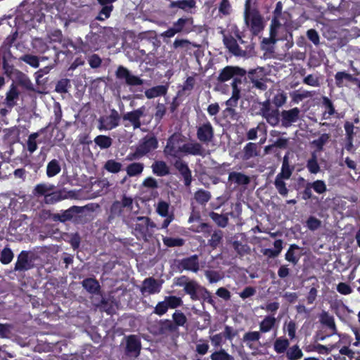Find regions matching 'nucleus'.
<instances>
[{
	"label": "nucleus",
	"instance_id": "1",
	"mask_svg": "<svg viewBox=\"0 0 360 360\" xmlns=\"http://www.w3.org/2000/svg\"><path fill=\"white\" fill-rule=\"evenodd\" d=\"M181 136L180 134L174 133L168 138L167 145L164 149L166 155L176 158L179 153H183L186 155L205 156V149L202 145L197 141L184 143L181 146H178L182 141Z\"/></svg>",
	"mask_w": 360,
	"mask_h": 360
},
{
	"label": "nucleus",
	"instance_id": "2",
	"mask_svg": "<svg viewBox=\"0 0 360 360\" xmlns=\"http://www.w3.org/2000/svg\"><path fill=\"white\" fill-rule=\"evenodd\" d=\"M246 74L247 71L240 67L227 65L219 72L217 77V86L232 79L231 83L232 93L236 90L238 94H241V88L239 86L242 84L243 78H245Z\"/></svg>",
	"mask_w": 360,
	"mask_h": 360
},
{
	"label": "nucleus",
	"instance_id": "3",
	"mask_svg": "<svg viewBox=\"0 0 360 360\" xmlns=\"http://www.w3.org/2000/svg\"><path fill=\"white\" fill-rule=\"evenodd\" d=\"M134 200L131 196L123 194L120 200H115L110 207L109 219L120 218L123 221H126L127 214L133 209Z\"/></svg>",
	"mask_w": 360,
	"mask_h": 360
},
{
	"label": "nucleus",
	"instance_id": "4",
	"mask_svg": "<svg viewBox=\"0 0 360 360\" xmlns=\"http://www.w3.org/2000/svg\"><path fill=\"white\" fill-rule=\"evenodd\" d=\"M244 20L255 36L258 35L264 28L263 17L257 8H244Z\"/></svg>",
	"mask_w": 360,
	"mask_h": 360
},
{
	"label": "nucleus",
	"instance_id": "5",
	"mask_svg": "<svg viewBox=\"0 0 360 360\" xmlns=\"http://www.w3.org/2000/svg\"><path fill=\"white\" fill-rule=\"evenodd\" d=\"M174 285L182 287L184 293L189 295L191 300H200V293L204 286L199 284L197 281L191 279L187 276H181L174 278Z\"/></svg>",
	"mask_w": 360,
	"mask_h": 360
},
{
	"label": "nucleus",
	"instance_id": "6",
	"mask_svg": "<svg viewBox=\"0 0 360 360\" xmlns=\"http://www.w3.org/2000/svg\"><path fill=\"white\" fill-rule=\"evenodd\" d=\"M155 224L148 217H137L134 227V234L138 239L146 240L152 236Z\"/></svg>",
	"mask_w": 360,
	"mask_h": 360
},
{
	"label": "nucleus",
	"instance_id": "7",
	"mask_svg": "<svg viewBox=\"0 0 360 360\" xmlns=\"http://www.w3.org/2000/svg\"><path fill=\"white\" fill-rule=\"evenodd\" d=\"M146 108L141 106L136 110L127 112L122 115V121L125 127L132 126L134 129L141 126V118L145 115Z\"/></svg>",
	"mask_w": 360,
	"mask_h": 360
},
{
	"label": "nucleus",
	"instance_id": "8",
	"mask_svg": "<svg viewBox=\"0 0 360 360\" xmlns=\"http://www.w3.org/2000/svg\"><path fill=\"white\" fill-rule=\"evenodd\" d=\"M196 136L201 145H208L214 138V129L211 122L206 119V121L200 124L196 127Z\"/></svg>",
	"mask_w": 360,
	"mask_h": 360
},
{
	"label": "nucleus",
	"instance_id": "9",
	"mask_svg": "<svg viewBox=\"0 0 360 360\" xmlns=\"http://www.w3.org/2000/svg\"><path fill=\"white\" fill-rule=\"evenodd\" d=\"M261 115L266 119V122L272 127L277 126L280 122L278 109L271 110V102L269 99L262 103Z\"/></svg>",
	"mask_w": 360,
	"mask_h": 360
},
{
	"label": "nucleus",
	"instance_id": "10",
	"mask_svg": "<svg viewBox=\"0 0 360 360\" xmlns=\"http://www.w3.org/2000/svg\"><path fill=\"white\" fill-rule=\"evenodd\" d=\"M241 94H238V91L235 90L231 93V96L226 102V108L223 113L224 116L231 120H238L239 113L236 110L235 108L238 105V100L240 98Z\"/></svg>",
	"mask_w": 360,
	"mask_h": 360
},
{
	"label": "nucleus",
	"instance_id": "11",
	"mask_svg": "<svg viewBox=\"0 0 360 360\" xmlns=\"http://www.w3.org/2000/svg\"><path fill=\"white\" fill-rule=\"evenodd\" d=\"M115 77L118 79H124L129 86H141L143 84V79L139 77L134 75L125 67L120 65L116 72Z\"/></svg>",
	"mask_w": 360,
	"mask_h": 360
},
{
	"label": "nucleus",
	"instance_id": "12",
	"mask_svg": "<svg viewBox=\"0 0 360 360\" xmlns=\"http://www.w3.org/2000/svg\"><path fill=\"white\" fill-rule=\"evenodd\" d=\"M138 149L143 156L158 148V141L153 134H148L139 142Z\"/></svg>",
	"mask_w": 360,
	"mask_h": 360
},
{
	"label": "nucleus",
	"instance_id": "13",
	"mask_svg": "<svg viewBox=\"0 0 360 360\" xmlns=\"http://www.w3.org/2000/svg\"><path fill=\"white\" fill-rule=\"evenodd\" d=\"M300 115V110L297 107L291 108L290 110H282L279 115L281 126L285 128H288L291 127L293 123L299 120Z\"/></svg>",
	"mask_w": 360,
	"mask_h": 360
},
{
	"label": "nucleus",
	"instance_id": "14",
	"mask_svg": "<svg viewBox=\"0 0 360 360\" xmlns=\"http://www.w3.org/2000/svg\"><path fill=\"white\" fill-rule=\"evenodd\" d=\"M125 354L128 356L138 357L141 350V342L136 335L126 336Z\"/></svg>",
	"mask_w": 360,
	"mask_h": 360
},
{
	"label": "nucleus",
	"instance_id": "15",
	"mask_svg": "<svg viewBox=\"0 0 360 360\" xmlns=\"http://www.w3.org/2000/svg\"><path fill=\"white\" fill-rule=\"evenodd\" d=\"M177 268L180 271L186 270L197 273L200 269L198 256L193 255L181 259L178 262Z\"/></svg>",
	"mask_w": 360,
	"mask_h": 360
},
{
	"label": "nucleus",
	"instance_id": "16",
	"mask_svg": "<svg viewBox=\"0 0 360 360\" xmlns=\"http://www.w3.org/2000/svg\"><path fill=\"white\" fill-rule=\"evenodd\" d=\"M120 117L119 112L115 109L110 110V113L105 119L101 118L100 129L111 130L120 125Z\"/></svg>",
	"mask_w": 360,
	"mask_h": 360
},
{
	"label": "nucleus",
	"instance_id": "17",
	"mask_svg": "<svg viewBox=\"0 0 360 360\" xmlns=\"http://www.w3.org/2000/svg\"><path fill=\"white\" fill-rule=\"evenodd\" d=\"M174 166L179 172L184 180V184L186 187H190L193 181L192 172L188 164L181 160H176Z\"/></svg>",
	"mask_w": 360,
	"mask_h": 360
},
{
	"label": "nucleus",
	"instance_id": "18",
	"mask_svg": "<svg viewBox=\"0 0 360 360\" xmlns=\"http://www.w3.org/2000/svg\"><path fill=\"white\" fill-rule=\"evenodd\" d=\"M33 267L32 259L30 258V252L22 250L18 255L14 270L16 271H27Z\"/></svg>",
	"mask_w": 360,
	"mask_h": 360
},
{
	"label": "nucleus",
	"instance_id": "19",
	"mask_svg": "<svg viewBox=\"0 0 360 360\" xmlns=\"http://www.w3.org/2000/svg\"><path fill=\"white\" fill-rule=\"evenodd\" d=\"M161 285L158 281L153 277L146 278L143 282V286L141 289L142 293L155 294L160 291Z\"/></svg>",
	"mask_w": 360,
	"mask_h": 360
},
{
	"label": "nucleus",
	"instance_id": "20",
	"mask_svg": "<svg viewBox=\"0 0 360 360\" xmlns=\"http://www.w3.org/2000/svg\"><path fill=\"white\" fill-rule=\"evenodd\" d=\"M82 285L89 294L98 295L101 292V285L96 278H86L82 281Z\"/></svg>",
	"mask_w": 360,
	"mask_h": 360
},
{
	"label": "nucleus",
	"instance_id": "21",
	"mask_svg": "<svg viewBox=\"0 0 360 360\" xmlns=\"http://www.w3.org/2000/svg\"><path fill=\"white\" fill-rule=\"evenodd\" d=\"M224 44L230 53L236 56L242 55L243 51L240 48L237 40L231 35L224 36L223 39Z\"/></svg>",
	"mask_w": 360,
	"mask_h": 360
},
{
	"label": "nucleus",
	"instance_id": "22",
	"mask_svg": "<svg viewBox=\"0 0 360 360\" xmlns=\"http://www.w3.org/2000/svg\"><path fill=\"white\" fill-rule=\"evenodd\" d=\"M55 188V186L51 184H38L34 186L32 194L37 198L44 196L45 198L49 192L53 191Z\"/></svg>",
	"mask_w": 360,
	"mask_h": 360
},
{
	"label": "nucleus",
	"instance_id": "23",
	"mask_svg": "<svg viewBox=\"0 0 360 360\" xmlns=\"http://www.w3.org/2000/svg\"><path fill=\"white\" fill-rule=\"evenodd\" d=\"M151 168L153 173L158 176H165L170 174L169 167L162 160L155 161Z\"/></svg>",
	"mask_w": 360,
	"mask_h": 360
},
{
	"label": "nucleus",
	"instance_id": "24",
	"mask_svg": "<svg viewBox=\"0 0 360 360\" xmlns=\"http://www.w3.org/2000/svg\"><path fill=\"white\" fill-rule=\"evenodd\" d=\"M82 212V207L78 206H72L69 209L65 210L61 214H57L55 215L54 219H57L61 222H65L71 220L75 214H78Z\"/></svg>",
	"mask_w": 360,
	"mask_h": 360
},
{
	"label": "nucleus",
	"instance_id": "25",
	"mask_svg": "<svg viewBox=\"0 0 360 360\" xmlns=\"http://www.w3.org/2000/svg\"><path fill=\"white\" fill-rule=\"evenodd\" d=\"M168 91L167 85H158L145 91V96L147 98L151 99L155 97L165 96Z\"/></svg>",
	"mask_w": 360,
	"mask_h": 360
},
{
	"label": "nucleus",
	"instance_id": "26",
	"mask_svg": "<svg viewBox=\"0 0 360 360\" xmlns=\"http://www.w3.org/2000/svg\"><path fill=\"white\" fill-rule=\"evenodd\" d=\"M356 80L357 77H353V75L345 71L337 72L335 75V85L339 88H342L346 86L344 83L345 81L352 82V81Z\"/></svg>",
	"mask_w": 360,
	"mask_h": 360
},
{
	"label": "nucleus",
	"instance_id": "27",
	"mask_svg": "<svg viewBox=\"0 0 360 360\" xmlns=\"http://www.w3.org/2000/svg\"><path fill=\"white\" fill-rule=\"evenodd\" d=\"M193 24V18H180L176 22L173 23L172 27L175 29V30L178 32H184L186 33H188L191 30L190 27L186 28L187 25Z\"/></svg>",
	"mask_w": 360,
	"mask_h": 360
},
{
	"label": "nucleus",
	"instance_id": "28",
	"mask_svg": "<svg viewBox=\"0 0 360 360\" xmlns=\"http://www.w3.org/2000/svg\"><path fill=\"white\" fill-rule=\"evenodd\" d=\"M276 324V319L274 316H266L259 323V332L266 333L273 329Z\"/></svg>",
	"mask_w": 360,
	"mask_h": 360
},
{
	"label": "nucleus",
	"instance_id": "29",
	"mask_svg": "<svg viewBox=\"0 0 360 360\" xmlns=\"http://www.w3.org/2000/svg\"><path fill=\"white\" fill-rule=\"evenodd\" d=\"M196 6L195 0H179L176 1H171L169 8H179L184 11H188L191 8H194Z\"/></svg>",
	"mask_w": 360,
	"mask_h": 360
},
{
	"label": "nucleus",
	"instance_id": "30",
	"mask_svg": "<svg viewBox=\"0 0 360 360\" xmlns=\"http://www.w3.org/2000/svg\"><path fill=\"white\" fill-rule=\"evenodd\" d=\"M229 181L235 182L237 185H248L250 182V179L246 174L238 172H231L229 174Z\"/></svg>",
	"mask_w": 360,
	"mask_h": 360
},
{
	"label": "nucleus",
	"instance_id": "31",
	"mask_svg": "<svg viewBox=\"0 0 360 360\" xmlns=\"http://www.w3.org/2000/svg\"><path fill=\"white\" fill-rule=\"evenodd\" d=\"M257 155L258 152L257 144L252 142H249L244 146L241 158L243 160H248Z\"/></svg>",
	"mask_w": 360,
	"mask_h": 360
},
{
	"label": "nucleus",
	"instance_id": "32",
	"mask_svg": "<svg viewBox=\"0 0 360 360\" xmlns=\"http://www.w3.org/2000/svg\"><path fill=\"white\" fill-rule=\"evenodd\" d=\"M18 37V32L16 30L9 34L4 41L1 49H4L6 54L10 57H13L11 48L15 44Z\"/></svg>",
	"mask_w": 360,
	"mask_h": 360
},
{
	"label": "nucleus",
	"instance_id": "33",
	"mask_svg": "<svg viewBox=\"0 0 360 360\" xmlns=\"http://www.w3.org/2000/svg\"><path fill=\"white\" fill-rule=\"evenodd\" d=\"M320 322L321 324L326 326L333 330V333H336L337 328L335 320L333 316L330 315L327 311H323L320 315Z\"/></svg>",
	"mask_w": 360,
	"mask_h": 360
},
{
	"label": "nucleus",
	"instance_id": "34",
	"mask_svg": "<svg viewBox=\"0 0 360 360\" xmlns=\"http://www.w3.org/2000/svg\"><path fill=\"white\" fill-rule=\"evenodd\" d=\"M144 169V164L142 162H132L126 167V172L129 176H136L140 175Z\"/></svg>",
	"mask_w": 360,
	"mask_h": 360
},
{
	"label": "nucleus",
	"instance_id": "35",
	"mask_svg": "<svg viewBox=\"0 0 360 360\" xmlns=\"http://www.w3.org/2000/svg\"><path fill=\"white\" fill-rule=\"evenodd\" d=\"M19 92L15 86L11 85V89L6 93V104L9 108H13L16 104V99L18 98Z\"/></svg>",
	"mask_w": 360,
	"mask_h": 360
},
{
	"label": "nucleus",
	"instance_id": "36",
	"mask_svg": "<svg viewBox=\"0 0 360 360\" xmlns=\"http://www.w3.org/2000/svg\"><path fill=\"white\" fill-rule=\"evenodd\" d=\"M290 345L289 340L283 337L276 339L274 342V349L277 354L284 353Z\"/></svg>",
	"mask_w": 360,
	"mask_h": 360
},
{
	"label": "nucleus",
	"instance_id": "37",
	"mask_svg": "<svg viewBox=\"0 0 360 360\" xmlns=\"http://www.w3.org/2000/svg\"><path fill=\"white\" fill-rule=\"evenodd\" d=\"M61 171V167L58 160L53 159L51 160L46 167V175L48 177H53L59 174Z\"/></svg>",
	"mask_w": 360,
	"mask_h": 360
},
{
	"label": "nucleus",
	"instance_id": "38",
	"mask_svg": "<svg viewBox=\"0 0 360 360\" xmlns=\"http://www.w3.org/2000/svg\"><path fill=\"white\" fill-rule=\"evenodd\" d=\"M284 178L276 176L274 184L278 193L283 197H286L288 194V188Z\"/></svg>",
	"mask_w": 360,
	"mask_h": 360
},
{
	"label": "nucleus",
	"instance_id": "39",
	"mask_svg": "<svg viewBox=\"0 0 360 360\" xmlns=\"http://www.w3.org/2000/svg\"><path fill=\"white\" fill-rule=\"evenodd\" d=\"M209 216L219 227L225 228L229 224V217L226 214L211 212Z\"/></svg>",
	"mask_w": 360,
	"mask_h": 360
},
{
	"label": "nucleus",
	"instance_id": "40",
	"mask_svg": "<svg viewBox=\"0 0 360 360\" xmlns=\"http://www.w3.org/2000/svg\"><path fill=\"white\" fill-rule=\"evenodd\" d=\"M293 167H290L288 162V157L285 155L283 158L281 172L276 176L289 179L292 174Z\"/></svg>",
	"mask_w": 360,
	"mask_h": 360
},
{
	"label": "nucleus",
	"instance_id": "41",
	"mask_svg": "<svg viewBox=\"0 0 360 360\" xmlns=\"http://www.w3.org/2000/svg\"><path fill=\"white\" fill-rule=\"evenodd\" d=\"M194 198L198 204L205 205L211 199V193L208 191L199 189L195 191Z\"/></svg>",
	"mask_w": 360,
	"mask_h": 360
},
{
	"label": "nucleus",
	"instance_id": "42",
	"mask_svg": "<svg viewBox=\"0 0 360 360\" xmlns=\"http://www.w3.org/2000/svg\"><path fill=\"white\" fill-rule=\"evenodd\" d=\"M270 32H273L276 34L284 35L287 37L286 29L281 25V23L277 19L276 16H275L271 20L270 25Z\"/></svg>",
	"mask_w": 360,
	"mask_h": 360
},
{
	"label": "nucleus",
	"instance_id": "43",
	"mask_svg": "<svg viewBox=\"0 0 360 360\" xmlns=\"http://www.w3.org/2000/svg\"><path fill=\"white\" fill-rule=\"evenodd\" d=\"M261 335L259 331H249L243 335V341L246 343V345L250 349H252L253 347L251 342L259 341Z\"/></svg>",
	"mask_w": 360,
	"mask_h": 360
},
{
	"label": "nucleus",
	"instance_id": "44",
	"mask_svg": "<svg viewBox=\"0 0 360 360\" xmlns=\"http://www.w3.org/2000/svg\"><path fill=\"white\" fill-rule=\"evenodd\" d=\"M162 242L167 248L181 247L185 244V240L184 238L168 236H164L162 238Z\"/></svg>",
	"mask_w": 360,
	"mask_h": 360
},
{
	"label": "nucleus",
	"instance_id": "45",
	"mask_svg": "<svg viewBox=\"0 0 360 360\" xmlns=\"http://www.w3.org/2000/svg\"><path fill=\"white\" fill-rule=\"evenodd\" d=\"M300 248L296 244L290 245L288 251L285 253V258L287 261L292 263L294 265L297 264L299 262L300 257L295 255V251L299 250Z\"/></svg>",
	"mask_w": 360,
	"mask_h": 360
},
{
	"label": "nucleus",
	"instance_id": "46",
	"mask_svg": "<svg viewBox=\"0 0 360 360\" xmlns=\"http://www.w3.org/2000/svg\"><path fill=\"white\" fill-rule=\"evenodd\" d=\"M223 240V232L218 229L215 230L211 235V238L208 240V245L212 249H216L221 243Z\"/></svg>",
	"mask_w": 360,
	"mask_h": 360
},
{
	"label": "nucleus",
	"instance_id": "47",
	"mask_svg": "<svg viewBox=\"0 0 360 360\" xmlns=\"http://www.w3.org/2000/svg\"><path fill=\"white\" fill-rule=\"evenodd\" d=\"M300 91H301V89H299L297 91H295L290 94V96L292 98V101L294 103H298L299 102L302 101L304 98L313 96L312 91L304 90L302 92H300Z\"/></svg>",
	"mask_w": 360,
	"mask_h": 360
},
{
	"label": "nucleus",
	"instance_id": "48",
	"mask_svg": "<svg viewBox=\"0 0 360 360\" xmlns=\"http://www.w3.org/2000/svg\"><path fill=\"white\" fill-rule=\"evenodd\" d=\"M95 143L101 149H106L112 146V140L110 136L98 135L94 139Z\"/></svg>",
	"mask_w": 360,
	"mask_h": 360
},
{
	"label": "nucleus",
	"instance_id": "49",
	"mask_svg": "<svg viewBox=\"0 0 360 360\" xmlns=\"http://www.w3.org/2000/svg\"><path fill=\"white\" fill-rule=\"evenodd\" d=\"M122 164L115 160H108L104 165V169L108 172L117 174L122 169Z\"/></svg>",
	"mask_w": 360,
	"mask_h": 360
},
{
	"label": "nucleus",
	"instance_id": "50",
	"mask_svg": "<svg viewBox=\"0 0 360 360\" xmlns=\"http://www.w3.org/2000/svg\"><path fill=\"white\" fill-rule=\"evenodd\" d=\"M20 60L25 62L34 68H37L39 66V58L34 55L25 54L20 57Z\"/></svg>",
	"mask_w": 360,
	"mask_h": 360
},
{
	"label": "nucleus",
	"instance_id": "51",
	"mask_svg": "<svg viewBox=\"0 0 360 360\" xmlns=\"http://www.w3.org/2000/svg\"><path fill=\"white\" fill-rule=\"evenodd\" d=\"M256 70H250L248 72V77L253 84V86L262 90L265 91L267 89V85L262 80L258 79L255 77Z\"/></svg>",
	"mask_w": 360,
	"mask_h": 360
},
{
	"label": "nucleus",
	"instance_id": "52",
	"mask_svg": "<svg viewBox=\"0 0 360 360\" xmlns=\"http://www.w3.org/2000/svg\"><path fill=\"white\" fill-rule=\"evenodd\" d=\"M164 301L166 302L168 309H175L183 304L181 298L175 295L166 296Z\"/></svg>",
	"mask_w": 360,
	"mask_h": 360
},
{
	"label": "nucleus",
	"instance_id": "53",
	"mask_svg": "<svg viewBox=\"0 0 360 360\" xmlns=\"http://www.w3.org/2000/svg\"><path fill=\"white\" fill-rule=\"evenodd\" d=\"M286 356L290 360L300 359L303 356V352L298 345L291 347L286 352Z\"/></svg>",
	"mask_w": 360,
	"mask_h": 360
},
{
	"label": "nucleus",
	"instance_id": "54",
	"mask_svg": "<svg viewBox=\"0 0 360 360\" xmlns=\"http://www.w3.org/2000/svg\"><path fill=\"white\" fill-rule=\"evenodd\" d=\"M210 357L211 360H234L233 356L224 349L214 352Z\"/></svg>",
	"mask_w": 360,
	"mask_h": 360
},
{
	"label": "nucleus",
	"instance_id": "55",
	"mask_svg": "<svg viewBox=\"0 0 360 360\" xmlns=\"http://www.w3.org/2000/svg\"><path fill=\"white\" fill-rule=\"evenodd\" d=\"M307 167L311 174H317L320 171V166L315 153H312L311 158L307 160Z\"/></svg>",
	"mask_w": 360,
	"mask_h": 360
},
{
	"label": "nucleus",
	"instance_id": "56",
	"mask_svg": "<svg viewBox=\"0 0 360 360\" xmlns=\"http://www.w3.org/2000/svg\"><path fill=\"white\" fill-rule=\"evenodd\" d=\"M177 330L173 322L169 319L161 320L160 321V331L161 333L167 332H174Z\"/></svg>",
	"mask_w": 360,
	"mask_h": 360
},
{
	"label": "nucleus",
	"instance_id": "57",
	"mask_svg": "<svg viewBox=\"0 0 360 360\" xmlns=\"http://www.w3.org/2000/svg\"><path fill=\"white\" fill-rule=\"evenodd\" d=\"M8 58H11L6 53L2 57L3 60V69L4 70V73L11 77L13 75H14L15 72H16V69L15 68L14 65L12 64H10L8 61Z\"/></svg>",
	"mask_w": 360,
	"mask_h": 360
},
{
	"label": "nucleus",
	"instance_id": "58",
	"mask_svg": "<svg viewBox=\"0 0 360 360\" xmlns=\"http://www.w3.org/2000/svg\"><path fill=\"white\" fill-rule=\"evenodd\" d=\"M287 101V95L283 91H278L272 98V103L276 107H282Z\"/></svg>",
	"mask_w": 360,
	"mask_h": 360
},
{
	"label": "nucleus",
	"instance_id": "59",
	"mask_svg": "<svg viewBox=\"0 0 360 360\" xmlns=\"http://www.w3.org/2000/svg\"><path fill=\"white\" fill-rule=\"evenodd\" d=\"M13 257L14 255L11 249L5 247L1 252L0 262L3 264H8L13 260Z\"/></svg>",
	"mask_w": 360,
	"mask_h": 360
},
{
	"label": "nucleus",
	"instance_id": "60",
	"mask_svg": "<svg viewBox=\"0 0 360 360\" xmlns=\"http://www.w3.org/2000/svg\"><path fill=\"white\" fill-rule=\"evenodd\" d=\"M63 198H64L61 195V191H54V190H53V191L49 192V193L45 198L44 200H45V202L47 204H55V203L60 201Z\"/></svg>",
	"mask_w": 360,
	"mask_h": 360
},
{
	"label": "nucleus",
	"instance_id": "61",
	"mask_svg": "<svg viewBox=\"0 0 360 360\" xmlns=\"http://www.w3.org/2000/svg\"><path fill=\"white\" fill-rule=\"evenodd\" d=\"M195 84V79L193 77L189 76L186 78L184 82L183 86H181V89L179 90L177 95L181 96L185 91H191L193 89Z\"/></svg>",
	"mask_w": 360,
	"mask_h": 360
},
{
	"label": "nucleus",
	"instance_id": "62",
	"mask_svg": "<svg viewBox=\"0 0 360 360\" xmlns=\"http://www.w3.org/2000/svg\"><path fill=\"white\" fill-rule=\"evenodd\" d=\"M172 319L174 321L173 323L176 326V328L178 326H184L187 321L186 316L181 311H176L172 314Z\"/></svg>",
	"mask_w": 360,
	"mask_h": 360
},
{
	"label": "nucleus",
	"instance_id": "63",
	"mask_svg": "<svg viewBox=\"0 0 360 360\" xmlns=\"http://www.w3.org/2000/svg\"><path fill=\"white\" fill-rule=\"evenodd\" d=\"M329 139L330 135L325 133L321 134L319 139L314 140L312 144L319 151H321L323 148V146L328 141Z\"/></svg>",
	"mask_w": 360,
	"mask_h": 360
},
{
	"label": "nucleus",
	"instance_id": "64",
	"mask_svg": "<svg viewBox=\"0 0 360 360\" xmlns=\"http://www.w3.org/2000/svg\"><path fill=\"white\" fill-rule=\"evenodd\" d=\"M205 276L210 283H217L223 278L219 271L214 270L205 271Z\"/></svg>",
	"mask_w": 360,
	"mask_h": 360
}]
</instances>
